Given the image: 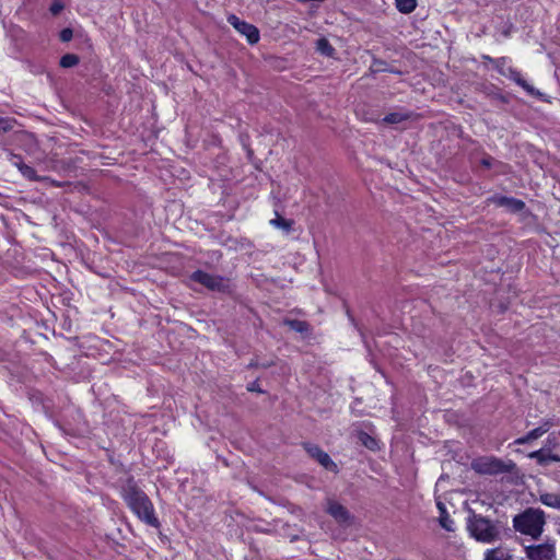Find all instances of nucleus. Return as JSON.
I'll return each mask as SVG.
<instances>
[{
  "label": "nucleus",
  "mask_w": 560,
  "mask_h": 560,
  "mask_svg": "<svg viewBox=\"0 0 560 560\" xmlns=\"http://www.w3.org/2000/svg\"><path fill=\"white\" fill-rule=\"evenodd\" d=\"M532 458H535L537 463L541 466H547L551 462L560 463V456L557 454H552L546 448H540L538 451L533 452L529 455Z\"/></svg>",
  "instance_id": "obj_17"
},
{
  "label": "nucleus",
  "mask_w": 560,
  "mask_h": 560,
  "mask_svg": "<svg viewBox=\"0 0 560 560\" xmlns=\"http://www.w3.org/2000/svg\"><path fill=\"white\" fill-rule=\"evenodd\" d=\"M466 529L471 538L481 544H494L501 539V525L482 514L468 509Z\"/></svg>",
  "instance_id": "obj_2"
},
{
  "label": "nucleus",
  "mask_w": 560,
  "mask_h": 560,
  "mask_svg": "<svg viewBox=\"0 0 560 560\" xmlns=\"http://www.w3.org/2000/svg\"><path fill=\"white\" fill-rule=\"evenodd\" d=\"M509 77L512 79L517 85L522 86L529 95L535 96L537 98L542 97V93L530 85L526 80L523 79L522 74L512 68H509Z\"/></svg>",
  "instance_id": "obj_12"
},
{
  "label": "nucleus",
  "mask_w": 560,
  "mask_h": 560,
  "mask_svg": "<svg viewBox=\"0 0 560 560\" xmlns=\"http://www.w3.org/2000/svg\"><path fill=\"white\" fill-rule=\"evenodd\" d=\"M397 9L402 13H410L416 9V0H395Z\"/></svg>",
  "instance_id": "obj_24"
},
{
  "label": "nucleus",
  "mask_w": 560,
  "mask_h": 560,
  "mask_svg": "<svg viewBox=\"0 0 560 560\" xmlns=\"http://www.w3.org/2000/svg\"><path fill=\"white\" fill-rule=\"evenodd\" d=\"M63 10V4L60 1H55L50 7L52 15L59 14Z\"/></svg>",
  "instance_id": "obj_30"
},
{
  "label": "nucleus",
  "mask_w": 560,
  "mask_h": 560,
  "mask_svg": "<svg viewBox=\"0 0 560 560\" xmlns=\"http://www.w3.org/2000/svg\"><path fill=\"white\" fill-rule=\"evenodd\" d=\"M246 38H247L249 45L253 46V45H256L258 43L260 37H246Z\"/></svg>",
  "instance_id": "obj_35"
},
{
  "label": "nucleus",
  "mask_w": 560,
  "mask_h": 560,
  "mask_svg": "<svg viewBox=\"0 0 560 560\" xmlns=\"http://www.w3.org/2000/svg\"><path fill=\"white\" fill-rule=\"evenodd\" d=\"M124 499L130 510L147 525L160 527V521L155 515L153 503L150 498L133 481L128 479L124 488Z\"/></svg>",
  "instance_id": "obj_1"
},
{
  "label": "nucleus",
  "mask_w": 560,
  "mask_h": 560,
  "mask_svg": "<svg viewBox=\"0 0 560 560\" xmlns=\"http://www.w3.org/2000/svg\"><path fill=\"white\" fill-rule=\"evenodd\" d=\"M509 77L512 79L517 85L522 86L529 95L535 96L537 98L542 97V93L530 85L526 80L523 79L522 74L512 68H509Z\"/></svg>",
  "instance_id": "obj_11"
},
{
  "label": "nucleus",
  "mask_w": 560,
  "mask_h": 560,
  "mask_svg": "<svg viewBox=\"0 0 560 560\" xmlns=\"http://www.w3.org/2000/svg\"><path fill=\"white\" fill-rule=\"evenodd\" d=\"M270 224L273 228L283 231L285 234H289L293 229L294 221L285 219L281 217L278 212H276V218L270 220Z\"/></svg>",
  "instance_id": "obj_18"
},
{
  "label": "nucleus",
  "mask_w": 560,
  "mask_h": 560,
  "mask_svg": "<svg viewBox=\"0 0 560 560\" xmlns=\"http://www.w3.org/2000/svg\"><path fill=\"white\" fill-rule=\"evenodd\" d=\"M71 38H72V37H68V36L61 37V39H62L63 42H69Z\"/></svg>",
  "instance_id": "obj_36"
},
{
  "label": "nucleus",
  "mask_w": 560,
  "mask_h": 560,
  "mask_svg": "<svg viewBox=\"0 0 560 560\" xmlns=\"http://www.w3.org/2000/svg\"><path fill=\"white\" fill-rule=\"evenodd\" d=\"M190 280L197 282L212 292L230 294L233 291V285L230 278L211 275L203 270H196L190 275Z\"/></svg>",
  "instance_id": "obj_4"
},
{
  "label": "nucleus",
  "mask_w": 560,
  "mask_h": 560,
  "mask_svg": "<svg viewBox=\"0 0 560 560\" xmlns=\"http://www.w3.org/2000/svg\"><path fill=\"white\" fill-rule=\"evenodd\" d=\"M525 553L528 560H555L556 547L549 542L530 545L525 547Z\"/></svg>",
  "instance_id": "obj_7"
},
{
  "label": "nucleus",
  "mask_w": 560,
  "mask_h": 560,
  "mask_svg": "<svg viewBox=\"0 0 560 560\" xmlns=\"http://www.w3.org/2000/svg\"><path fill=\"white\" fill-rule=\"evenodd\" d=\"M512 559H513L512 555L508 550H505L501 547L488 549L485 552V558H483V560H512Z\"/></svg>",
  "instance_id": "obj_19"
},
{
  "label": "nucleus",
  "mask_w": 560,
  "mask_h": 560,
  "mask_svg": "<svg viewBox=\"0 0 560 560\" xmlns=\"http://www.w3.org/2000/svg\"><path fill=\"white\" fill-rule=\"evenodd\" d=\"M493 162H494V159L491 156V155H488L486 154L481 161H480V164L486 167V168H490L492 165H493Z\"/></svg>",
  "instance_id": "obj_31"
},
{
  "label": "nucleus",
  "mask_w": 560,
  "mask_h": 560,
  "mask_svg": "<svg viewBox=\"0 0 560 560\" xmlns=\"http://www.w3.org/2000/svg\"><path fill=\"white\" fill-rule=\"evenodd\" d=\"M490 202L498 207L506 208L512 213H518L522 212L526 205L523 200L514 198V197H506V196H492L489 199Z\"/></svg>",
  "instance_id": "obj_8"
},
{
  "label": "nucleus",
  "mask_w": 560,
  "mask_h": 560,
  "mask_svg": "<svg viewBox=\"0 0 560 560\" xmlns=\"http://www.w3.org/2000/svg\"><path fill=\"white\" fill-rule=\"evenodd\" d=\"M59 35H61V36H70V35H72V30H71V28H69V27H66V28H63V30L60 32V34H59Z\"/></svg>",
  "instance_id": "obj_33"
},
{
  "label": "nucleus",
  "mask_w": 560,
  "mask_h": 560,
  "mask_svg": "<svg viewBox=\"0 0 560 560\" xmlns=\"http://www.w3.org/2000/svg\"><path fill=\"white\" fill-rule=\"evenodd\" d=\"M509 77L512 79L517 85L522 86L529 95L535 96L537 98L542 97V93L530 85L526 80L523 79L522 74L512 68H509Z\"/></svg>",
  "instance_id": "obj_14"
},
{
  "label": "nucleus",
  "mask_w": 560,
  "mask_h": 560,
  "mask_svg": "<svg viewBox=\"0 0 560 560\" xmlns=\"http://www.w3.org/2000/svg\"><path fill=\"white\" fill-rule=\"evenodd\" d=\"M247 389L249 392H257V393H262V390L260 389L257 381L253 382L252 384L248 385Z\"/></svg>",
  "instance_id": "obj_32"
},
{
  "label": "nucleus",
  "mask_w": 560,
  "mask_h": 560,
  "mask_svg": "<svg viewBox=\"0 0 560 560\" xmlns=\"http://www.w3.org/2000/svg\"><path fill=\"white\" fill-rule=\"evenodd\" d=\"M290 327L298 332H305L308 330V324L303 320L293 319L289 322Z\"/></svg>",
  "instance_id": "obj_28"
},
{
  "label": "nucleus",
  "mask_w": 560,
  "mask_h": 560,
  "mask_svg": "<svg viewBox=\"0 0 560 560\" xmlns=\"http://www.w3.org/2000/svg\"><path fill=\"white\" fill-rule=\"evenodd\" d=\"M326 511L338 523L345 524L349 523L351 520L349 511L342 504L335 500H328Z\"/></svg>",
  "instance_id": "obj_9"
},
{
  "label": "nucleus",
  "mask_w": 560,
  "mask_h": 560,
  "mask_svg": "<svg viewBox=\"0 0 560 560\" xmlns=\"http://www.w3.org/2000/svg\"><path fill=\"white\" fill-rule=\"evenodd\" d=\"M229 23L235 28L236 32L242 35H258L259 31L256 26L240 20L236 15H230L228 18Z\"/></svg>",
  "instance_id": "obj_16"
},
{
  "label": "nucleus",
  "mask_w": 560,
  "mask_h": 560,
  "mask_svg": "<svg viewBox=\"0 0 560 560\" xmlns=\"http://www.w3.org/2000/svg\"><path fill=\"white\" fill-rule=\"evenodd\" d=\"M19 171L25 178L31 180H38V177L36 176V171L32 166L25 164L24 162H21V165H19Z\"/></svg>",
  "instance_id": "obj_26"
},
{
  "label": "nucleus",
  "mask_w": 560,
  "mask_h": 560,
  "mask_svg": "<svg viewBox=\"0 0 560 560\" xmlns=\"http://www.w3.org/2000/svg\"><path fill=\"white\" fill-rule=\"evenodd\" d=\"M509 77L512 79L517 85L522 86L529 95L535 96L537 98L542 97V93L530 85L526 80L523 79L522 74L512 68H509Z\"/></svg>",
  "instance_id": "obj_15"
},
{
  "label": "nucleus",
  "mask_w": 560,
  "mask_h": 560,
  "mask_svg": "<svg viewBox=\"0 0 560 560\" xmlns=\"http://www.w3.org/2000/svg\"><path fill=\"white\" fill-rule=\"evenodd\" d=\"M438 509L440 511V518H439V522H440V525L447 532H453L454 530V522L453 520L450 517L447 511H446V508L444 505V503L442 502H438Z\"/></svg>",
  "instance_id": "obj_20"
},
{
  "label": "nucleus",
  "mask_w": 560,
  "mask_h": 560,
  "mask_svg": "<svg viewBox=\"0 0 560 560\" xmlns=\"http://www.w3.org/2000/svg\"><path fill=\"white\" fill-rule=\"evenodd\" d=\"M409 117H410V115L404 114V113H389L383 118V121L385 124L393 125V124H399L401 121H405V120L409 119Z\"/></svg>",
  "instance_id": "obj_23"
},
{
  "label": "nucleus",
  "mask_w": 560,
  "mask_h": 560,
  "mask_svg": "<svg viewBox=\"0 0 560 560\" xmlns=\"http://www.w3.org/2000/svg\"><path fill=\"white\" fill-rule=\"evenodd\" d=\"M80 59L74 54H66L60 58L59 65L62 68H72L79 63Z\"/></svg>",
  "instance_id": "obj_25"
},
{
  "label": "nucleus",
  "mask_w": 560,
  "mask_h": 560,
  "mask_svg": "<svg viewBox=\"0 0 560 560\" xmlns=\"http://www.w3.org/2000/svg\"><path fill=\"white\" fill-rule=\"evenodd\" d=\"M359 440L369 450H375L377 446V441L366 432H360Z\"/></svg>",
  "instance_id": "obj_27"
},
{
  "label": "nucleus",
  "mask_w": 560,
  "mask_h": 560,
  "mask_svg": "<svg viewBox=\"0 0 560 560\" xmlns=\"http://www.w3.org/2000/svg\"><path fill=\"white\" fill-rule=\"evenodd\" d=\"M482 58H483V59H486V60H489V61L493 62V63L495 65V67L500 70V72H501L502 74H505V72H503V71L501 70V67H502V65H503V63H504V61H505V59H504V58H499V59H495V60H494V59H492L491 57L486 56V55H485V56H482Z\"/></svg>",
  "instance_id": "obj_29"
},
{
  "label": "nucleus",
  "mask_w": 560,
  "mask_h": 560,
  "mask_svg": "<svg viewBox=\"0 0 560 560\" xmlns=\"http://www.w3.org/2000/svg\"><path fill=\"white\" fill-rule=\"evenodd\" d=\"M303 447L306 453L322 465L326 470L331 472H338L337 464L330 458V456L322 450L318 445L312 443H303Z\"/></svg>",
  "instance_id": "obj_6"
},
{
  "label": "nucleus",
  "mask_w": 560,
  "mask_h": 560,
  "mask_svg": "<svg viewBox=\"0 0 560 560\" xmlns=\"http://www.w3.org/2000/svg\"><path fill=\"white\" fill-rule=\"evenodd\" d=\"M514 464L512 462L504 463L495 457L479 458L472 463L475 471L482 475H499L512 471Z\"/></svg>",
  "instance_id": "obj_5"
},
{
  "label": "nucleus",
  "mask_w": 560,
  "mask_h": 560,
  "mask_svg": "<svg viewBox=\"0 0 560 560\" xmlns=\"http://www.w3.org/2000/svg\"><path fill=\"white\" fill-rule=\"evenodd\" d=\"M317 50L326 56V57H332L334 56V52H335V49L334 47L328 43L327 38L326 37H320L318 40H317V46H316Z\"/></svg>",
  "instance_id": "obj_22"
},
{
  "label": "nucleus",
  "mask_w": 560,
  "mask_h": 560,
  "mask_svg": "<svg viewBox=\"0 0 560 560\" xmlns=\"http://www.w3.org/2000/svg\"><path fill=\"white\" fill-rule=\"evenodd\" d=\"M546 524V514L540 509L527 508L513 517V527L516 532L538 539Z\"/></svg>",
  "instance_id": "obj_3"
},
{
  "label": "nucleus",
  "mask_w": 560,
  "mask_h": 560,
  "mask_svg": "<svg viewBox=\"0 0 560 560\" xmlns=\"http://www.w3.org/2000/svg\"><path fill=\"white\" fill-rule=\"evenodd\" d=\"M553 425L551 420H544L541 424L533 430H530L526 435L518 438L515 443L518 445L528 444L529 442L542 436L547 433L550 428Z\"/></svg>",
  "instance_id": "obj_10"
},
{
  "label": "nucleus",
  "mask_w": 560,
  "mask_h": 560,
  "mask_svg": "<svg viewBox=\"0 0 560 560\" xmlns=\"http://www.w3.org/2000/svg\"><path fill=\"white\" fill-rule=\"evenodd\" d=\"M539 500L542 504L560 510V494L552 492L541 493Z\"/></svg>",
  "instance_id": "obj_21"
},
{
  "label": "nucleus",
  "mask_w": 560,
  "mask_h": 560,
  "mask_svg": "<svg viewBox=\"0 0 560 560\" xmlns=\"http://www.w3.org/2000/svg\"><path fill=\"white\" fill-rule=\"evenodd\" d=\"M21 162L22 161V158L20 155H14L13 156V164L19 168V165H21Z\"/></svg>",
  "instance_id": "obj_34"
},
{
  "label": "nucleus",
  "mask_w": 560,
  "mask_h": 560,
  "mask_svg": "<svg viewBox=\"0 0 560 560\" xmlns=\"http://www.w3.org/2000/svg\"><path fill=\"white\" fill-rule=\"evenodd\" d=\"M509 77L512 79L517 85L522 86L529 95L535 96L537 98L542 97V93L530 85L526 80L523 79L522 74L512 68H509Z\"/></svg>",
  "instance_id": "obj_13"
}]
</instances>
